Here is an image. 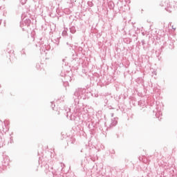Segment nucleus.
<instances>
[{
  "instance_id": "f257e3e1",
  "label": "nucleus",
  "mask_w": 177,
  "mask_h": 177,
  "mask_svg": "<svg viewBox=\"0 0 177 177\" xmlns=\"http://www.w3.org/2000/svg\"><path fill=\"white\" fill-rule=\"evenodd\" d=\"M83 95H84V90H82V88H79L75 91V92L74 93V97H73L75 105L80 104V99H82Z\"/></svg>"
},
{
  "instance_id": "f03ea898",
  "label": "nucleus",
  "mask_w": 177,
  "mask_h": 177,
  "mask_svg": "<svg viewBox=\"0 0 177 177\" xmlns=\"http://www.w3.org/2000/svg\"><path fill=\"white\" fill-rule=\"evenodd\" d=\"M160 6H162V8L165 6V10H167V12H169V13H171L172 10H174V6L169 2L167 3L165 1H162L160 3Z\"/></svg>"
},
{
  "instance_id": "7ed1b4c3",
  "label": "nucleus",
  "mask_w": 177,
  "mask_h": 177,
  "mask_svg": "<svg viewBox=\"0 0 177 177\" xmlns=\"http://www.w3.org/2000/svg\"><path fill=\"white\" fill-rule=\"evenodd\" d=\"M30 24H31V20L30 19H26L24 21L21 22L20 28H22L23 31H26Z\"/></svg>"
},
{
  "instance_id": "20e7f679",
  "label": "nucleus",
  "mask_w": 177,
  "mask_h": 177,
  "mask_svg": "<svg viewBox=\"0 0 177 177\" xmlns=\"http://www.w3.org/2000/svg\"><path fill=\"white\" fill-rule=\"evenodd\" d=\"M64 168V164L59 163L58 165V168L55 169V171H53V175H61L62 172H64V170H63Z\"/></svg>"
},
{
  "instance_id": "39448f33",
  "label": "nucleus",
  "mask_w": 177,
  "mask_h": 177,
  "mask_svg": "<svg viewBox=\"0 0 177 177\" xmlns=\"http://www.w3.org/2000/svg\"><path fill=\"white\" fill-rule=\"evenodd\" d=\"M160 115H162V113H161V108H160V106L157 105L156 117V118H158L159 121H161V118H160Z\"/></svg>"
},
{
  "instance_id": "423d86ee",
  "label": "nucleus",
  "mask_w": 177,
  "mask_h": 177,
  "mask_svg": "<svg viewBox=\"0 0 177 177\" xmlns=\"http://www.w3.org/2000/svg\"><path fill=\"white\" fill-rule=\"evenodd\" d=\"M118 124V118H113L111 119V127H115Z\"/></svg>"
},
{
  "instance_id": "0eeeda50",
  "label": "nucleus",
  "mask_w": 177,
  "mask_h": 177,
  "mask_svg": "<svg viewBox=\"0 0 177 177\" xmlns=\"http://www.w3.org/2000/svg\"><path fill=\"white\" fill-rule=\"evenodd\" d=\"M68 145H74L75 143V138L74 137H71L67 140Z\"/></svg>"
},
{
  "instance_id": "6e6552de",
  "label": "nucleus",
  "mask_w": 177,
  "mask_h": 177,
  "mask_svg": "<svg viewBox=\"0 0 177 177\" xmlns=\"http://www.w3.org/2000/svg\"><path fill=\"white\" fill-rule=\"evenodd\" d=\"M66 111L67 118H68V117H70V118H71V117H73V114H71V109L70 108H67L66 109Z\"/></svg>"
},
{
  "instance_id": "1a4fd4ad",
  "label": "nucleus",
  "mask_w": 177,
  "mask_h": 177,
  "mask_svg": "<svg viewBox=\"0 0 177 177\" xmlns=\"http://www.w3.org/2000/svg\"><path fill=\"white\" fill-rule=\"evenodd\" d=\"M114 6H115V5H114V2H113V1H109V3H108V8H109V9H114Z\"/></svg>"
},
{
  "instance_id": "9d476101",
  "label": "nucleus",
  "mask_w": 177,
  "mask_h": 177,
  "mask_svg": "<svg viewBox=\"0 0 177 177\" xmlns=\"http://www.w3.org/2000/svg\"><path fill=\"white\" fill-rule=\"evenodd\" d=\"M70 32H71V34H75V32H77V29L75 28V26H71L70 28Z\"/></svg>"
},
{
  "instance_id": "9b49d317",
  "label": "nucleus",
  "mask_w": 177,
  "mask_h": 177,
  "mask_svg": "<svg viewBox=\"0 0 177 177\" xmlns=\"http://www.w3.org/2000/svg\"><path fill=\"white\" fill-rule=\"evenodd\" d=\"M61 76L62 77H64V78H65V80H64V81H65V82H67V80H71V77H70V76H67L66 74H64V73H62L61 74Z\"/></svg>"
},
{
  "instance_id": "f8f14e48",
  "label": "nucleus",
  "mask_w": 177,
  "mask_h": 177,
  "mask_svg": "<svg viewBox=\"0 0 177 177\" xmlns=\"http://www.w3.org/2000/svg\"><path fill=\"white\" fill-rule=\"evenodd\" d=\"M3 124H4V126H3V129H5V128H6V127H7L8 125H9V121L5 120V121L3 122Z\"/></svg>"
},
{
  "instance_id": "ddd939ff",
  "label": "nucleus",
  "mask_w": 177,
  "mask_h": 177,
  "mask_svg": "<svg viewBox=\"0 0 177 177\" xmlns=\"http://www.w3.org/2000/svg\"><path fill=\"white\" fill-rule=\"evenodd\" d=\"M44 48L46 49V50H50V46L49 44H45L44 45Z\"/></svg>"
},
{
  "instance_id": "4468645a",
  "label": "nucleus",
  "mask_w": 177,
  "mask_h": 177,
  "mask_svg": "<svg viewBox=\"0 0 177 177\" xmlns=\"http://www.w3.org/2000/svg\"><path fill=\"white\" fill-rule=\"evenodd\" d=\"M36 68H37V70H40V68H41V65H40L39 64H36Z\"/></svg>"
},
{
  "instance_id": "2eb2a0df",
  "label": "nucleus",
  "mask_w": 177,
  "mask_h": 177,
  "mask_svg": "<svg viewBox=\"0 0 177 177\" xmlns=\"http://www.w3.org/2000/svg\"><path fill=\"white\" fill-rule=\"evenodd\" d=\"M51 108L53 109V110H55V107L56 105H55V104H53V102H51Z\"/></svg>"
},
{
  "instance_id": "dca6fc26",
  "label": "nucleus",
  "mask_w": 177,
  "mask_h": 177,
  "mask_svg": "<svg viewBox=\"0 0 177 177\" xmlns=\"http://www.w3.org/2000/svg\"><path fill=\"white\" fill-rule=\"evenodd\" d=\"M88 6H90L91 8H92V6H93V3L91 2V1H88Z\"/></svg>"
},
{
  "instance_id": "f3484780",
  "label": "nucleus",
  "mask_w": 177,
  "mask_h": 177,
  "mask_svg": "<svg viewBox=\"0 0 177 177\" xmlns=\"http://www.w3.org/2000/svg\"><path fill=\"white\" fill-rule=\"evenodd\" d=\"M62 35H63L64 37H66V35H67V31L64 30V31L62 32Z\"/></svg>"
},
{
  "instance_id": "a211bd4d",
  "label": "nucleus",
  "mask_w": 177,
  "mask_h": 177,
  "mask_svg": "<svg viewBox=\"0 0 177 177\" xmlns=\"http://www.w3.org/2000/svg\"><path fill=\"white\" fill-rule=\"evenodd\" d=\"M109 152L111 154H115V151L114 149H111Z\"/></svg>"
},
{
  "instance_id": "6ab92c4d",
  "label": "nucleus",
  "mask_w": 177,
  "mask_h": 177,
  "mask_svg": "<svg viewBox=\"0 0 177 177\" xmlns=\"http://www.w3.org/2000/svg\"><path fill=\"white\" fill-rule=\"evenodd\" d=\"M78 50H79V52H82V50H84V49L82 48V47L79 46L78 47Z\"/></svg>"
},
{
  "instance_id": "aec40b11",
  "label": "nucleus",
  "mask_w": 177,
  "mask_h": 177,
  "mask_svg": "<svg viewBox=\"0 0 177 177\" xmlns=\"http://www.w3.org/2000/svg\"><path fill=\"white\" fill-rule=\"evenodd\" d=\"M21 53H22V55H26V50L23 48Z\"/></svg>"
},
{
  "instance_id": "412c9836",
  "label": "nucleus",
  "mask_w": 177,
  "mask_h": 177,
  "mask_svg": "<svg viewBox=\"0 0 177 177\" xmlns=\"http://www.w3.org/2000/svg\"><path fill=\"white\" fill-rule=\"evenodd\" d=\"M26 1L27 0H21V3L22 5H24V3H26Z\"/></svg>"
},
{
  "instance_id": "4be33fe9",
  "label": "nucleus",
  "mask_w": 177,
  "mask_h": 177,
  "mask_svg": "<svg viewBox=\"0 0 177 177\" xmlns=\"http://www.w3.org/2000/svg\"><path fill=\"white\" fill-rule=\"evenodd\" d=\"M77 113H81V111L78 109H76V111L75 112V114H77Z\"/></svg>"
},
{
  "instance_id": "5701e85b",
  "label": "nucleus",
  "mask_w": 177,
  "mask_h": 177,
  "mask_svg": "<svg viewBox=\"0 0 177 177\" xmlns=\"http://www.w3.org/2000/svg\"><path fill=\"white\" fill-rule=\"evenodd\" d=\"M10 143H13V138L12 137L10 138Z\"/></svg>"
},
{
  "instance_id": "b1692460",
  "label": "nucleus",
  "mask_w": 177,
  "mask_h": 177,
  "mask_svg": "<svg viewBox=\"0 0 177 177\" xmlns=\"http://www.w3.org/2000/svg\"><path fill=\"white\" fill-rule=\"evenodd\" d=\"M66 45H68L69 46H71V48H73V45L69 44L68 42L66 43Z\"/></svg>"
},
{
  "instance_id": "393cba45",
  "label": "nucleus",
  "mask_w": 177,
  "mask_h": 177,
  "mask_svg": "<svg viewBox=\"0 0 177 177\" xmlns=\"http://www.w3.org/2000/svg\"><path fill=\"white\" fill-rule=\"evenodd\" d=\"M141 42H142V46L145 45V44H146L145 41V40H142Z\"/></svg>"
},
{
  "instance_id": "a878e982",
  "label": "nucleus",
  "mask_w": 177,
  "mask_h": 177,
  "mask_svg": "<svg viewBox=\"0 0 177 177\" xmlns=\"http://www.w3.org/2000/svg\"><path fill=\"white\" fill-rule=\"evenodd\" d=\"M70 39H71V41H73V35L70 36Z\"/></svg>"
},
{
  "instance_id": "bb28decb",
  "label": "nucleus",
  "mask_w": 177,
  "mask_h": 177,
  "mask_svg": "<svg viewBox=\"0 0 177 177\" xmlns=\"http://www.w3.org/2000/svg\"><path fill=\"white\" fill-rule=\"evenodd\" d=\"M107 102H109L108 100H104V103H107Z\"/></svg>"
},
{
  "instance_id": "cd10ccee",
  "label": "nucleus",
  "mask_w": 177,
  "mask_h": 177,
  "mask_svg": "<svg viewBox=\"0 0 177 177\" xmlns=\"http://www.w3.org/2000/svg\"><path fill=\"white\" fill-rule=\"evenodd\" d=\"M111 117H114V113H111Z\"/></svg>"
},
{
  "instance_id": "c85d7f7f",
  "label": "nucleus",
  "mask_w": 177,
  "mask_h": 177,
  "mask_svg": "<svg viewBox=\"0 0 177 177\" xmlns=\"http://www.w3.org/2000/svg\"><path fill=\"white\" fill-rule=\"evenodd\" d=\"M2 23V21L1 20H0V24Z\"/></svg>"
},
{
  "instance_id": "c756f323",
  "label": "nucleus",
  "mask_w": 177,
  "mask_h": 177,
  "mask_svg": "<svg viewBox=\"0 0 177 177\" xmlns=\"http://www.w3.org/2000/svg\"><path fill=\"white\" fill-rule=\"evenodd\" d=\"M83 151H84L83 149H82V150H81V153H82Z\"/></svg>"
},
{
  "instance_id": "7c9ffc66",
  "label": "nucleus",
  "mask_w": 177,
  "mask_h": 177,
  "mask_svg": "<svg viewBox=\"0 0 177 177\" xmlns=\"http://www.w3.org/2000/svg\"><path fill=\"white\" fill-rule=\"evenodd\" d=\"M138 104H140V102H138Z\"/></svg>"
},
{
  "instance_id": "2f4dec72",
  "label": "nucleus",
  "mask_w": 177,
  "mask_h": 177,
  "mask_svg": "<svg viewBox=\"0 0 177 177\" xmlns=\"http://www.w3.org/2000/svg\"><path fill=\"white\" fill-rule=\"evenodd\" d=\"M0 142H2V140H0Z\"/></svg>"
},
{
  "instance_id": "473e14b6",
  "label": "nucleus",
  "mask_w": 177,
  "mask_h": 177,
  "mask_svg": "<svg viewBox=\"0 0 177 177\" xmlns=\"http://www.w3.org/2000/svg\"><path fill=\"white\" fill-rule=\"evenodd\" d=\"M0 88H1V85H0Z\"/></svg>"
}]
</instances>
